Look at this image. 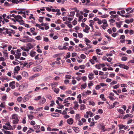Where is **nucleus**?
<instances>
[{
    "instance_id": "obj_13",
    "label": "nucleus",
    "mask_w": 134,
    "mask_h": 134,
    "mask_svg": "<svg viewBox=\"0 0 134 134\" xmlns=\"http://www.w3.org/2000/svg\"><path fill=\"white\" fill-rule=\"evenodd\" d=\"M20 68L18 66L15 67L14 69V73H18V71L20 70Z\"/></svg>"
},
{
    "instance_id": "obj_26",
    "label": "nucleus",
    "mask_w": 134,
    "mask_h": 134,
    "mask_svg": "<svg viewBox=\"0 0 134 134\" xmlns=\"http://www.w3.org/2000/svg\"><path fill=\"white\" fill-rule=\"evenodd\" d=\"M23 98L21 97H19L17 98V101L19 103L21 102L23 100Z\"/></svg>"
},
{
    "instance_id": "obj_20",
    "label": "nucleus",
    "mask_w": 134,
    "mask_h": 134,
    "mask_svg": "<svg viewBox=\"0 0 134 134\" xmlns=\"http://www.w3.org/2000/svg\"><path fill=\"white\" fill-rule=\"evenodd\" d=\"M52 89L56 93L58 94V93L59 90V88H54L53 87L52 88Z\"/></svg>"
},
{
    "instance_id": "obj_45",
    "label": "nucleus",
    "mask_w": 134,
    "mask_h": 134,
    "mask_svg": "<svg viewBox=\"0 0 134 134\" xmlns=\"http://www.w3.org/2000/svg\"><path fill=\"white\" fill-rule=\"evenodd\" d=\"M41 98V97L40 96H39L37 97H36L34 100H39Z\"/></svg>"
},
{
    "instance_id": "obj_23",
    "label": "nucleus",
    "mask_w": 134,
    "mask_h": 134,
    "mask_svg": "<svg viewBox=\"0 0 134 134\" xmlns=\"http://www.w3.org/2000/svg\"><path fill=\"white\" fill-rule=\"evenodd\" d=\"M32 48V46L30 43H28L27 44V48H28L30 49H31Z\"/></svg>"
},
{
    "instance_id": "obj_43",
    "label": "nucleus",
    "mask_w": 134,
    "mask_h": 134,
    "mask_svg": "<svg viewBox=\"0 0 134 134\" xmlns=\"http://www.w3.org/2000/svg\"><path fill=\"white\" fill-rule=\"evenodd\" d=\"M118 17V15H111V16H110V18H117Z\"/></svg>"
},
{
    "instance_id": "obj_8",
    "label": "nucleus",
    "mask_w": 134,
    "mask_h": 134,
    "mask_svg": "<svg viewBox=\"0 0 134 134\" xmlns=\"http://www.w3.org/2000/svg\"><path fill=\"white\" fill-rule=\"evenodd\" d=\"M90 29V27L87 25H86L85 29L83 30V31L88 33H89V30Z\"/></svg>"
},
{
    "instance_id": "obj_22",
    "label": "nucleus",
    "mask_w": 134,
    "mask_h": 134,
    "mask_svg": "<svg viewBox=\"0 0 134 134\" xmlns=\"http://www.w3.org/2000/svg\"><path fill=\"white\" fill-rule=\"evenodd\" d=\"M46 101V99L44 98L43 97L42 98L41 100L40 101V103L42 104H43L45 103Z\"/></svg>"
},
{
    "instance_id": "obj_17",
    "label": "nucleus",
    "mask_w": 134,
    "mask_h": 134,
    "mask_svg": "<svg viewBox=\"0 0 134 134\" xmlns=\"http://www.w3.org/2000/svg\"><path fill=\"white\" fill-rule=\"evenodd\" d=\"M3 129L5 130H10L13 129L12 127H8L7 126L5 125H4L3 126Z\"/></svg>"
},
{
    "instance_id": "obj_24",
    "label": "nucleus",
    "mask_w": 134,
    "mask_h": 134,
    "mask_svg": "<svg viewBox=\"0 0 134 134\" xmlns=\"http://www.w3.org/2000/svg\"><path fill=\"white\" fill-rule=\"evenodd\" d=\"M85 41L86 42V44L87 46L88 45V43H90L91 42V41L87 38H85Z\"/></svg>"
},
{
    "instance_id": "obj_41",
    "label": "nucleus",
    "mask_w": 134,
    "mask_h": 134,
    "mask_svg": "<svg viewBox=\"0 0 134 134\" xmlns=\"http://www.w3.org/2000/svg\"><path fill=\"white\" fill-rule=\"evenodd\" d=\"M70 57V52H68L66 54V58L67 59L69 58Z\"/></svg>"
},
{
    "instance_id": "obj_30",
    "label": "nucleus",
    "mask_w": 134,
    "mask_h": 134,
    "mask_svg": "<svg viewBox=\"0 0 134 134\" xmlns=\"http://www.w3.org/2000/svg\"><path fill=\"white\" fill-rule=\"evenodd\" d=\"M121 114H123L125 113L123 110L121 109H119L117 110Z\"/></svg>"
},
{
    "instance_id": "obj_47",
    "label": "nucleus",
    "mask_w": 134,
    "mask_h": 134,
    "mask_svg": "<svg viewBox=\"0 0 134 134\" xmlns=\"http://www.w3.org/2000/svg\"><path fill=\"white\" fill-rule=\"evenodd\" d=\"M43 107H41L40 108H38L36 109L35 110L36 111H40L41 109L43 110Z\"/></svg>"
},
{
    "instance_id": "obj_55",
    "label": "nucleus",
    "mask_w": 134,
    "mask_h": 134,
    "mask_svg": "<svg viewBox=\"0 0 134 134\" xmlns=\"http://www.w3.org/2000/svg\"><path fill=\"white\" fill-rule=\"evenodd\" d=\"M101 88V87L100 85H97L96 86L95 88L97 90H98L99 89H100Z\"/></svg>"
},
{
    "instance_id": "obj_53",
    "label": "nucleus",
    "mask_w": 134,
    "mask_h": 134,
    "mask_svg": "<svg viewBox=\"0 0 134 134\" xmlns=\"http://www.w3.org/2000/svg\"><path fill=\"white\" fill-rule=\"evenodd\" d=\"M119 104V103L118 102H115L113 104V108L115 107L116 105H118Z\"/></svg>"
},
{
    "instance_id": "obj_59",
    "label": "nucleus",
    "mask_w": 134,
    "mask_h": 134,
    "mask_svg": "<svg viewBox=\"0 0 134 134\" xmlns=\"http://www.w3.org/2000/svg\"><path fill=\"white\" fill-rule=\"evenodd\" d=\"M18 14H24L25 15V12H22V11H20L18 12Z\"/></svg>"
},
{
    "instance_id": "obj_63",
    "label": "nucleus",
    "mask_w": 134,
    "mask_h": 134,
    "mask_svg": "<svg viewBox=\"0 0 134 134\" xmlns=\"http://www.w3.org/2000/svg\"><path fill=\"white\" fill-rule=\"evenodd\" d=\"M127 59V58L126 57H123L121 58V60L123 61H126Z\"/></svg>"
},
{
    "instance_id": "obj_64",
    "label": "nucleus",
    "mask_w": 134,
    "mask_h": 134,
    "mask_svg": "<svg viewBox=\"0 0 134 134\" xmlns=\"http://www.w3.org/2000/svg\"><path fill=\"white\" fill-rule=\"evenodd\" d=\"M44 41L46 42H48L49 41L48 38L47 37H44L43 39Z\"/></svg>"
},
{
    "instance_id": "obj_7",
    "label": "nucleus",
    "mask_w": 134,
    "mask_h": 134,
    "mask_svg": "<svg viewBox=\"0 0 134 134\" xmlns=\"http://www.w3.org/2000/svg\"><path fill=\"white\" fill-rule=\"evenodd\" d=\"M15 81H13L9 83V86L11 87L12 89H13L15 88Z\"/></svg>"
},
{
    "instance_id": "obj_39",
    "label": "nucleus",
    "mask_w": 134,
    "mask_h": 134,
    "mask_svg": "<svg viewBox=\"0 0 134 134\" xmlns=\"http://www.w3.org/2000/svg\"><path fill=\"white\" fill-rule=\"evenodd\" d=\"M12 2L14 3H18L20 2L18 0H12L11 1Z\"/></svg>"
},
{
    "instance_id": "obj_37",
    "label": "nucleus",
    "mask_w": 134,
    "mask_h": 134,
    "mask_svg": "<svg viewBox=\"0 0 134 134\" xmlns=\"http://www.w3.org/2000/svg\"><path fill=\"white\" fill-rule=\"evenodd\" d=\"M74 49L73 47L72 46H70L68 48V50L69 51H73Z\"/></svg>"
},
{
    "instance_id": "obj_34",
    "label": "nucleus",
    "mask_w": 134,
    "mask_h": 134,
    "mask_svg": "<svg viewBox=\"0 0 134 134\" xmlns=\"http://www.w3.org/2000/svg\"><path fill=\"white\" fill-rule=\"evenodd\" d=\"M15 78L18 81H20L22 77L21 75H19L16 77Z\"/></svg>"
},
{
    "instance_id": "obj_38",
    "label": "nucleus",
    "mask_w": 134,
    "mask_h": 134,
    "mask_svg": "<svg viewBox=\"0 0 134 134\" xmlns=\"http://www.w3.org/2000/svg\"><path fill=\"white\" fill-rule=\"evenodd\" d=\"M89 103L90 105H92V106H94L95 104L94 102L93 101H89Z\"/></svg>"
},
{
    "instance_id": "obj_40",
    "label": "nucleus",
    "mask_w": 134,
    "mask_h": 134,
    "mask_svg": "<svg viewBox=\"0 0 134 134\" xmlns=\"http://www.w3.org/2000/svg\"><path fill=\"white\" fill-rule=\"evenodd\" d=\"M4 133L5 134H13V132H10L8 131H5L4 132Z\"/></svg>"
},
{
    "instance_id": "obj_42",
    "label": "nucleus",
    "mask_w": 134,
    "mask_h": 134,
    "mask_svg": "<svg viewBox=\"0 0 134 134\" xmlns=\"http://www.w3.org/2000/svg\"><path fill=\"white\" fill-rule=\"evenodd\" d=\"M3 52L4 54V56L5 57H6L7 58H8V54L7 53V52H5L4 51H3Z\"/></svg>"
},
{
    "instance_id": "obj_46",
    "label": "nucleus",
    "mask_w": 134,
    "mask_h": 134,
    "mask_svg": "<svg viewBox=\"0 0 134 134\" xmlns=\"http://www.w3.org/2000/svg\"><path fill=\"white\" fill-rule=\"evenodd\" d=\"M83 122L81 120H79L78 123V125H79L81 126L83 124Z\"/></svg>"
},
{
    "instance_id": "obj_57",
    "label": "nucleus",
    "mask_w": 134,
    "mask_h": 134,
    "mask_svg": "<svg viewBox=\"0 0 134 134\" xmlns=\"http://www.w3.org/2000/svg\"><path fill=\"white\" fill-rule=\"evenodd\" d=\"M134 31L133 30H129V34L130 35H132L134 34Z\"/></svg>"
},
{
    "instance_id": "obj_14",
    "label": "nucleus",
    "mask_w": 134,
    "mask_h": 134,
    "mask_svg": "<svg viewBox=\"0 0 134 134\" xmlns=\"http://www.w3.org/2000/svg\"><path fill=\"white\" fill-rule=\"evenodd\" d=\"M67 122L69 124L71 125L73 122V120L72 118H70L67 120Z\"/></svg>"
},
{
    "instance_id": "obj_33",
    "label": "nucleus",
    "mask_w": 134,
    "mask_h": 134,
    "mask_svg": "<svg viewBox=\"0 0 134 134\" xmlns=\"http://www.w3.org/2000/svg\"><path fill=\"white\" fill-rule=\"evenodd\" d=\"M85 109V106L83 104H81V105L80 109L81 110H83Z\"/></svg>"
},
{
    "instance_id": "obj_27",
    "label": "nucleus",
    "mask_w": 134,
    "mask_h": 134,
    "mask_svg": "<svg viewBox=\"0 0 134 134\" xmlns=\"http://www.w3.org/2000/svg\"><path fill=\"white\" fill-rule=\"evenodd\" d=\"M76 32L78 34V37L80 38H82L83 36V35L81 33H78L77 31H76Z\"/></svg>"
},
{
    "instance_id": "obj_35",
    "label": "nucleus",
    "mask_w": 134,
    "mask_h": 134,
    "mask_svg": "<svg viewBox=\"0 0 134 134\" xmlns=\"http://www.w3.org/2000/svg\"><path fill=\"white\" fill-rule=\"evenodd\" d=\"M87 86V85L86 83H85V84H82L81 85V89H82V88L83 89H85L86 88Z\"/></svg>"
},
{
    "instance_id": "obj_32",
    "label": "nucleus",
    "mask_w": 134,
    "mask_h": 134,
    "mask_svg": "<svg viewBox=\"0 0 134 134\" xmlns=\"http://www.w3.org/2000/svg\"><path fill=\"white\" fill-rule=\"evenodd\" d=\"M41 55L38 54L36 56H35V59L39 60L40 58H41Z\"/></svg>"
},
{
    "instance_id": "obj_52",
    "label": "nucleus",
    "mask_w": 134,
    "mask_h": 134,
    "mask_svg": "<svg viewBox=\"0 0 134 134\" xmlns=\"http://www.w3.org/2000/svg\"><path fill=\"white\" fill-rule=\"evenodd\" d=\"M5 102L2 103L0 105V107L2 108H4L5 107Z\"/></svg>"
},
{
    "instance_id": "obj_31",
    "label": "nucleus",
    "mask_w": 134,
    "mask_h": 134,
    "mask_svg": "<svg viewBox=\"0 0 134 134\" xmlns=\"http://www.w3.org/2000/svg\"><path fill=\"white\" fill-rule=\"evenodd\" d=\"M27 116L29 119L30 120H32L34 119V116L32 115L28 114Z\"/></svg>"
},
{
    "instance_id": "obj_58",
    "label": "nucleus",
    "mask_w": 134,
    "mask_h": 134,
    "mask_svg": "<svg viewBox=\"0 0 134 134\" xmlns=\"http://www.w3.org/2000/svg\"><path fill=\"white\" fill-rule=\"evenodd\" d=\"M80 57L82 59H85V58L86 56L84 54H82L81 55Z\"/></svg>"
},
{
    "instance_id": "obj_60",
    "label": "nucleus",
    "mask_w": 134,
    "mask_h": 134,
    "mask_svg": "<svg viewBox=\"0 0 134 134\" xmlns=\"http://www.w3.org/2000/svg\"><path fill=\"white\" fill-rule=\"evenodd\" d=\"M117 82L116 81H113L112 82H111L110 84L111 85H114V84H116Z\"/></svg>"
},
{
    "instance_id": "obj_18",
    "label": "nucleus",
    "mask_w": 134,
    "mask_h": 134,
    "mask_svg": "<svg viewBox=\"0 0 134 134\" xmlns=\"http://www.w3.org/2000/svg\"><path fill=\"white\" fill-rule=\"evenodd\" d=\"M94 74L92 73H91L88 76L89 79L90 80H92L94 78V77L93 76Z\"/></svg>"
},
{
    "instance_id": "obj_11",
    "label": "nucleus",
    "mask_w": 134,
    "mask_h": 134,
    "mask_svg": "<svg viewBox=\"0 0 134 134\" xmlns=\"http://www.w3.org/2000/svg\"><path fill=\"white\" fill-rule=\"evenodd\" d=\"M74 103L75 105L73 107V108L75 110H77L78 108L79 105L78 104V103L77 102H75Z\"/></svg>"
},
{
    "instance_id": "obj_50",
    "label": "nucleus",
    "mask_w": 134,
    "mask_h": 134,
    "mask_svg": "<svg viewBox=\"0 0 134 134\" xmlns=\"http://www.w3.org/2000/svg\"><path fill=\"white\" fill-rule=\"evenodd\" d=\"M15 120H13V124H18V123L19 119H15Z\"/></svg>"
},
{
    "instance_id": "obj_44",
    "label": "nucleus",
    "mask_w": 134,
    "mask_h": 134,
    "mask_svg": "<svg viewBox=\"0 0 134 134\" xmlns=\"http://www.w3.org/2000/svg\"><path fill=\"white\" fill-rule=\"evenodd\" d=\"M119 129L120 130H121L125 126L124 125H119Z\"/></svg>"
},
{
    "instance_id": "obj_25",
    "label": "nucleus",
    "mask_w": 134,
    "mask_h": 134,
    "mask_svg": "<svg viewBox=\"0 0 134 134\" xmlns=\"http://www.w3.org/2000/svg\"><path fill=\"white\" fill-rule=\"evenodd\" d=\"M22 75L24 77H26L27 76H28L27 73L25 71L23 72H22Z\"/></svg>"
},
{
    "instance_id": "obj_16",
    "label": "nucleus",
    "mask_w": 134,
    "mask_h": 134,
    "mask_svg": "<svg viewBox=\"0 0 134 134\" xmlns=\"http://www.w3.org/2000/svg\"><path fill=\"white\" fill-rule=\"evenodd\" d=\"M101 50L99 49H96V51L97 52V54L100 55H103V52H100Z\"/></svg>"
},
{
    "instance_id": "obj_62",
    "label": "nucleus",
    "mask_w": 134,
    "mask_h": 134,
    "mask_svg": "<svg viewBox=\"0 0 134 134\" xmlns=\"http://www.w3.org/2000/svg\"><path fill=\"white\" fill-rule=\"evenodd\" d=\"M98 112L99 114H102L103 113V111L101 109H100L98 110Z\"/></svg>"
},
{
    "instance_id": "obj_36",
    "label": "nucleus",
    "mask_w": 134,
    "mask_h": 134,
    "mask_svg": "<svg viewBox=\"0 0 134 134\" xmlns=\"http://www.w3.org/2000/svg\"><path fill=\"white\" fill-rule=\"evenodd\" d=\"M92 59L94 60L95 61V62H98V60H97V58L96 56H93L92 57Z\"/></svg>"
},
{
    "instance_id": "obj_12",
    "label": "nucleus",
    "mask_w": 134,
    "mask_h": 134,
    "mask_svg": "<svg viewBox=\"0 0 134 134\" xmlns=\"http://www.w3.org/2000/svg\"><path fill=\"white\" fill-rule=\"evenodd\" d=\"M129 117H130L131 118H132L133 117V115L131 114H126L123 117V119H126V118H127Z\"/></svg>"
},
{
    "instance_id": "obj_21",
    "label": "nucleus",
    "mask_w": 134,
    "mask_h": 134,
    "mask_svg": "<svg viewBox=\"0 0 134 134\" xmlns=\"http://www.w3.org/2000/svg\"><path fill=\"white\" fill-rule=\"evenodd\" d=\"M12 118L14 119H18V115L16 114H14L12 116Z\"/></svg>"
},
{
    "instance_id": "obj_51",
    "label": "nucleus",
    "mask_w": 134,
    "mask_h": 134,
    "mask_svg": "<svg viewBox=\"0 0 134 134\" xmlns=\"http://www.w3.org/2000/svg\"><path fill=\"white\" fill-rule=\"evenodd\" d=\"M100 118V116L99 115H96L95 116L94 118L96 120H97L99 118Z\"/></svg>"
},
{
    "instance_id": "obj_6",
    "label": "nucleus",
    "mask_w": 134,
    "mask_h": 134,
    "mask_svg": "<svg viewBox=\"0 0 134 134\" xmlns=\"http://www.w3.org/2000/svg\"><path fill=\"white\" fill-rule=\"evenodd\" d=\"M5 32L7 34H9L10 36H11V34L13 32V30L10 29H6Z\"/></svg>"
},
{
    "instance_id": "obj_29",
    "label": "nucleus",
    "mask_w": 134,
    "mask_h": 134,
    "mask_svg": "<svg viewBox=\"0 0 134 134\" xmlns=\"http://www.w3.org/2000/svg\"><path fill=\"white\" fill-rule=\"evenodd\" d=\"M75 14V12H70V14L68 15V16H73Z\"/></svg>"
},
{
    "instance_id": "obj_56",
    "label": "nucleus",
    "mask_w": 134,
    "mask_h": 134,
    "mask_svg": "<svg viewBox=\"0 0 134 134\" xmlns=\"http://www.w3.org/2000/svg\"><path fill=\"white\" fill-rule=\"evenodd\" d=\"M119 84H118L113 87V88L114 89H116L119 87Z\"/></svg>"
},
{
    "instance_id": "obj_54",
    "label": "nucleus",
    "mask_w": 134,
    "mask_h": 134,
    "mask_svg": "<svg viewBox=\"0 0 134 134\" xmlns=\"http://www.w3.org/2000/svg\"><path fill=\"white\" fill-rule=\"evenodd\" d=\"M94 16V14L92 13L90 14L89 15V17L90 18H91Z\"/></svg>"
},
{
    "instance_id": "obj_28",
    "label": "nucleus",
    "mask_w": 134,
    "mask_h": 134,
    "mask_svg": "<svg viewBox=\"0 0 134 134\" xmlns=\"http://www.w3.org/2000/svg\"><path fill=\"white\" fill-rule=\"evenodd\" d=\"M86 114L88 115V116H90V117H92L93 116V114L90 111H87Z\"/></svg>"
},
{
    "instance_id": "obj_2",
    "label": "nucleus",
    "mask_w": 134,
    "mask_h": 134,
    "mask_svg": "<svg viewBox=\"0 0 134 134\" xmlns=\"http://www.w3.org/2000/svg\"><path fill=\"white\" fill-rule=\"evenodd\" d=\"M28 86L27 83H23L22 85H20L19 87L18 90L19 91H22L24 87H27Z\"/></svg>"
},
{
    "instance_id": "obj_5",
    "label": "nucleus",
    "mask_w": 134,
    "mask_h": 134,
    "mask_svg": "<svg viewBox=\"0 0 134 134\" xmlns=\"http://www.w3.org/2000/svg\"><path fill=\"white\" fill-rule=\"evenodd\" d=\"M42 69V67L41 66H38L33 69V70L35 72L39 71L41 70Z\"/></svg>"
},
{
    "instance_id": "obj_49",
    "label": "nucleus",
    "mask_w": 134,
    "mask_h": 134,
    "mask_svg": "<svg viewBox=\"0 0 134 134\" xmlns=\"http://www.w3.org/2000/svg\"><path fill=\"white\" fill-rule=\"evenodd\" d=\"M33 127L35 129H38L40 128V127L39 125H38Z\"/></svg>"
},
{
    "instance_id": "obj_9",
    "label": "nucleus",
    "mask_w": 134,
    "mask_h": 134,
    "mask_svg": "<svg viewBox=\"0 0 134 134\" xmlns=\"http://www.w3.org/2000/svg\"><path fill=\"white\" fill-rule=\"evenodd\" d=\"M40 75L38 74H36L34 75H33L32 76L30 77L29 79L30 80H32L34 79V78H35L36 77H38Z\"/></svg>"
},
{
    "instance_id": "obj_61",
    "label": "nucleus",
    "mask_w": 134,
    "mask_h": 134,
    "mask_svg": "<svg viewBox=\"0 0 134 134\" xmlns=\"http://www.w3.org/2000/svg\"><path fill=\"white\" fill-rule=\"evenodd\" d=\"M76 119H80V117L79 114H77L76 115Z\"/></svg>"
},
{
    "instance_id": "obj_1",
    "label": "nucleus",
    "mask_w": 134,
    "mask_h": 134,
    "mask_svg": "<svg viewBox=\"0 0 134 134\" xmlns=\"http://www.w3.org/2000/svg\"><path fill=\"white\" fill-rule=\"evenodd\" d=\"M103 24V25H101L100 26L104 29H106V27L108 26V24L107 20L106 19H104L102 20L101 24Z\"/></svg>"
},
{
    "instance_id": "obj_15",
    "label": "nucleus",
    "mask_w": 134,
    "mask_h": 134,
    "mask_svg": "<svg viewBox=\"0 0 134 134\" xmlns=\"http://www.w3.org/2000/svg\"><path fill=\"white\" fill-rule=\"evenodd\" d=\"M36 53L35 52L31 51L30 53V55L31 57H34L36 54Z\"/></svg>"
},
{
    "instance_id": "obj_48",
    "label": "nucleus",
    "mask_w": 134,
    "mask_h": 134,
    "mask_svg": "<svg viewBox=\"0 0 134 134\" xmlns=\"http://www.w3.org/2000/svg\"><path fill=\"white\" fill-rule=\"evenodd\" d=\"M14 109L16 112H18L19 111V108L17 107H14Z\"/></svg>"
},
{
    "instance_id": "obj_4",
    "label": "nucleus",
    "mask_w": 134,
    "mask_h": 134,
    "mask_svg": "<svg viewBox=\"0 0 134 134\" xmlns=\"http://www.w3.org/2000/svg\"><path fill=\"white\" fill-rule=\"evenodd\" d=\"M15 19L16 20L15 21L14 19H12V20L13 21H14L16 23V21H18L19 20L22 19V17L19 15H18L17 16H15Z\"/></svg>"
},
{
    "instance_id": "obj_3",
    "label": "nucleus",
    "mask_w": 134,
    "mask_h": 134,
    "mask_svg": "<svg viewBox=\"0 0 134 134\" xmlns=\"http://www.w3.org/2000/svg\"><path fill=\"white\" fill-rule=\"evenodd\" d=\"M21 50L20 49H18L17 50L16 53L15 55V57L16 59H19L20 58L21 55V54L20 53Z\"/></svg>"
},
{
    "instance_id": "obj_19",
    "label": "nucleus",
    "mask_w": 134,
    "mask_h": 134,
    "mask_svg": "<svg viewBox=\"0 0 134 134\" xmlns=\"http://www.w3.org/2000/svg\"><path fill=\"white\" fill-rule=\"evenodd\" d=\"M72 129L76 133H78L79 131V128L78 127H73Z\"/></svg>"
},
{
    "instance_id": "obj_10",
    "label": "nucleus",
    "mask_w": 134,
    "mask_h": 134,
    "mask_svg": "<svg viewBox=\"0 0 134 134\" xmlns=\"http://www.w3.org/2000/svg\"><path fill=\"white\" fill-rule=\"evenodd\" d=\"M94 20L96 21H97V23L99 25L101 24V22L102 20L99 19V18L97 17L93 19Z\"/></svg>"
}]
</instances>
